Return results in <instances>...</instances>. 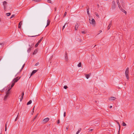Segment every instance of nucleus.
Returning <instances> with one entry per match:
<instances>
[{"label": "nucleus", "instance_id": "obj_1", "mask_svg": "<svg viewBox=\"0 0 134 134\" xmlns=\"http://www.w3.org/2000/svg\"><path fill=\"white\" fill-rule=\"evenodd\" d=\"M20 77H16L14 78L12 81V84L11 85V87L9 85L8 87V90L7 91H8L9 92H10V90L13 87L15 83L17 82L20 79Z\"/></svg>", "mask_w": 134, "mask_h": 134}, {"label": "nucleus", "instance_id": "obj_2", "mask_svg": "<svg viewBox=\"0 0 134 134\" xmlns=\"http://www.w3.org/2000/svg\"><path fill=\"white\" fill-rule=\"evenodd\" d=\"M90 23L93 26H94L95 25V21L94 19H92L91 17H90L89 19Z\"/></svg>", "mask_w": 134, "mask_h": 134}, {"label": "nucleus", "instance_id": "obj_3", "mask_svg": "<svg viewBox=\"0 0 134 134\" xmlns=\"http://www.w3.org/2000/svg\"><path fill=\"white\" fill-rule=\"evenodd\" d=\"M129 68H127L125 72V75L126 76V79L128 80L129 79Z\"/></svg>", "mask_w": 134, "mask_h": 134}, {"label": "nucleus", "instance_id": "obj_4", "mask_svg": "<svg viewBox=\"0 0 134 134\" xmlns=\"http://www.w3.org/2000/svg\"><path fill=\"white\" fill-rule=\"evenodd\" d=\"M10 93V92H9L8 91H7L6 93V95L4 97V100H6L8 98V97L9 94Z\"/></svg>", "mask_w": 134, "mask_h": 134}, {"label": "nucleus", "instance_id": "obj_5", "mask_svg": "<svg viewBox=\"0 0 134 134\" xmlns=\"http://www.w3.org/2000/svg\"><path fill=\"white\" fill-rule=\"evenodd\" d=\"M116 8V4L115 1H112V8L113 9H115Z\"/></svg>", "mask_w": 134, "mask_h": 134}, {"label": "nucleus", "instance_id": "obj_6", "mask_svg": "<svg viewBox=\"0 0 134 134\" xmlns=\"http://www.w3.org/2000/svg\"><path fill=\"white\" fill-rule=\"evenodd\" d=\"M24 95V93L23 92L21 94V95L19 97V99H20V101H21L23 99V96Z\"/></svg>", "mask_w": 134, "mask_h": 134}, {"label": "nucleus", "instance_id": "obj_7", "mask_svg": "<svg viewBox=\"0 0 134 134\" xmlns=\"http://www.w3.org/2000/svg\"><path fill=\"white\" fill-rule=\"evenodd\" d=\"M116 99V98L114 97H110L109 99L108 100L110 101H112V100H114L115 99Z\"/></svg>", "mask_w": 134, "mask_h": 134}, {"label": "nucleus", "instance_id": "obj_8", "mask_svg": "<svg viewBox=\"0 0 134 134\" xmlns=\"http://www.w3.org/2000/svg\"><path fill=\"white\" fill-rule=\"evenodd\" d=\"M117 4L118 6V7H119V8L121 10L122 9V8L121 7V6H120V3H119V0H117Z\"/></svg>", "mask_w": 134, "mask_h": 134}, {"label": "nucleus", "instance_id": "obj_9", "mask_svg": "<svg viewBox=\"0 0 134 134\" xmlns=\"http://www.w3.org/2000/svg\"><path fill=\"white\" fill-rule=\"evenodd\" d=\"M7 3V2L5 1H4L3 2V5L4 6V10H5L6 8Z\"/></svg>", "mask_w": 134, "mask_h": 134}, {"label": "nucleus", "instance_id": "obj_10", "mask_svg": "<svg viewBox=\"0 0 134 134\" xmlns=\"http://www.w3.org/2000/svg\"><path fill=\"white\" fill-rule=\"evenodd\" d=\"M112 21H111L110 22L109 24V25H108V27L107 29L108 30L110 29V27H111V26L112 25Z\"/></svg>", "mask_w": 134, "mask_h": 134}, {"label": "nucleus", "instance_id": "obj_11", "mask_svg": "<svg viewBox=\"0 0 134 134\" xmlns=\"http://www.w3.org/2000/svg\"><path fill=\"white\" fill-rule=\"evenodd\" d=\"M49 120V118H47L44 119L43 120V121L44 122H46L48 121Z\"/></svg>", "mask_w": 134, "mask_h": 134}, {"label": "nucleus", "instance_id": "obj_12", "mask_svg": "<svg viewBox=\"0 0 134 134\" xmlns=\"http://www.w3.org/2000/svg\"><path fill=\"white\" fill-rule=\"evenodd\" d=\"M78 27H79L78 24V23H77L76 24L75 26V29L76 30H77L78 29Z\"/></svg>", "mask_w": 134, "mask_h": 134}, {"label": "nucleus", "instance_id": "obj_13", "mask_svg": "<svg viewBox=\"0 0 134 134\" xmlns=\"http://www.w3.org/2000/svg\"><path fill=\"white\" fill-rule=\"evenodd\" d=\"M37 71V70H34L31 73V76L34 75V74L36 73Z\"/></svg>", "mask_w": 134, "mask_h": 134}, {"label": "nucleus", "instance_id": "obj_14", "mask_svg": "<svg viewBox=\"0 0 134 134\" xmlns=\"http://www.w3.org/2000/svg\"><path fill=\"white\" fill-rule=\"evenodd\" d=\"M22 21H21L19 22L18 26V27L19 28H21V26L22 25Z\"/></svg>", "mask_w": 134, "mask_h": 134}, {"label": "nucleus", "instance_id": "obj_15", "mask_svg": "<svg viewBox=\"0 0 134 134\" xmlns=\"http://www.w3.org/2000/svg\"><path fill=\"white\" fill-rule=\"evenodd\" d=\"M50 22H51V21L49 20L48 19V20H47V25L46 26V27L47 26H48L50 24Z\"/></svg>", "mask_w": 134, "mask_h": 134}, {"label": "nucleus", "instance_id": "obj_16", "mask_svg": "<svg viewBox=\"0 0 134 134\" xmlns=\"http://www.w3.org/2000/svg\"><path fill=\"white\" fill-rule=\"evenodd\" d=\"M65 59L66 61H68V57L67 54V53L66 52L65 54Z\"/></svg>", "mask_w": 134, "mask_h": 134}, {"label": "nucleus", "instance_id": "obj_17", "mask_svg": "<svg viewBox=\"0 0 134 134\" xmlns=\"http://www.w3.org/2000/svg\"><path fill=\"white\" fill-rule=\"evenodd\" d=\"M90 74H86L85 75V76L87 79H88L90 76Z\"/></svg>", "mask_w": 134, "mask_h": 134}, {"label": "nucleus", "instance_id": "obj_18", "mask_svg": "<svg viewBox=\"0 0 134 134\" xmlns=\"http://www.w3.org/2000/svg\"><path fill=\"white\" fill-rule=\"evenodd\" d=\"M32 1L35 2H38L41 1V0H32Z\"/></svg>", "mask_w": 134, "mask_h": 134}, {"label": "nucleus", "instance_id": "obj_19", "mask_svg": "<svg viewBox=\"0 0 134 134\" xmlns=\"http://www.w3.org/2000/svg\"><path fill=\"white\" fill-rule=\"evenodd\" d=\"M37 49H36L34 51V52H33V55L37 53Z\"/></svg>", "mask_w": 134, "mask_h": 134}, {"label": "nucleus", "instance_id": "obj_20", "mask_svg": "<svg viewBox=\"0 0 134 134\" xmlns=\"http://www.w3.org/2000/svg\"><path fill=\"white\" fill-rule=\"evenodd\" d=\"M32 103V101L31 100H30L29 102H28L27 103V105H29V104H30Z\"/></svg>", "mask_w": 134, "mask_h": 134}, {"label": "nucleus", "instance_id": "obj_21", "mask_svg": "<svg viewBox=\"0 0 134 134\" xmlns=\"http://www.w3.org/2000/svg\"><path fill=\"white\" fill-rule=\"evenodd\" d=\"M89 8H87V13L88 15H90V14L89 12Z\"/></svg>", "mask_w": 134, "mask_h": 134}, {"label": "nucleus", "instance_id": "obj_22", "mask_svg": "<svg viewBox=\"0 0 134 134\" xmlns=\"http://www.w3.org/2000/svg\"><path fill=\"white\" fill-rule=\"evenodd\" d=\"M81 129V128H80L78 130V131L76 132V134H78L80 132Z\"/></svg>", "mask_w": 134, "mask_h": 134}, {"label": "nucleus", "instance_id": "obj_23", "mask_svg": "<svg viewBox=\"0 0 134 134\" xmlns=\"http://www.w3.org/2000/svg\"><path fill=\"white\" fill-rule=\"evenodd\" d=\"M43 37H42V38H40V40L38 41V43H40L42 41V40H43Z\"/></svg>", "mask_w": 134, "mask_h": 134}, {"label": "nucleus", "instance_id": "obj_24", "mask_svg": "<svg viewBox=\"0 0 134 134\" xmlns=\"http://www.w3.org/2000/svg\"><path fill=\"white\" fill-rule=\"evenodd\" d=\"M38 114H37L33 118V120H35V119L36 118L38 117Z\"/></svg>", "mask_w": 134, "mask_h": 134}, {"label": "nucleus", "instance_id": "obj_25", "mask_svg": "<svg viewBox=\"0 0 134 134\" xmlns=\"http://www.w3.org/2000/svg\"><path fill=\"white\" fill-rule=\"evenodd\" d=\"M31 50V48H29L27 50V52L28 53H29Z\"/></svg>", "mask_w": 134, "mask_h": 134}, {"label": "nucleus", "instance_id": "obj_26", "mask_svg": "<svg viewBox=\"0 0 134 134\" xmlns=\"http://www.w3.org/2000/svg\"><path fill=\"white\" fill-rule=\"evenodd\" d=\"M11 14L10 13H7L6 14V16H10Z\"/></svg>", "mask_w": 134, "mask_h": 134}, {"label": "nucleus", "instance_id": "obj_27", "mask_svg": "<svg viewBox=\"0 0 134 134\" xmlns=\"http://www.w3.org/2000/svg\"><path fill=\"white\" fill-rule=\"evenodd\" d=\"M116 121L117 123L119 125V129H120V125L119 122L118 121Z\"/></svg>", "mask_w": 134, "mask_h": 134}, {"label": "nucleus", "instance_id": "obj_28", "mask_svg": "<svg viewBox=\"0 0 134 134\" xmlns=\"http://www.w3.org/2000/svg\"><path fill=\"white\" fill-rule=\"evenodd\" d=\"M40 43H38V42L35 45V47H37L38 46V45Z\"/></svg>", "mask_w": 134, "mask_h": 134}, {"label": "nucleus", "instance_id": "obj_29", "mask_svg": "<svg viewBox=\"0 0 134 134\" xmlns=\"http://www.w3.org/2000/svg\"><path fill=\"white\" fill-rule=\"evenodd\" d=\"M121 10L123 12H124V13H125V14H126V11H125V10H124V9H122Z\"/></svg>", "mask_w": 134, "mask_h": 134}, {"label": "nucleus", "instance_id": "obj_30", "mask_svg": "<svg viewBox=\"0 0 134 134\" xmlns=\"http://www.w3.org/2000/svg\"><path fill=\"white\" fill-rule=\"evenodd\" d=\"M122 125L123 126H126V125L124 122H123L122 124Z\"/></svg>", "mask_w": 134, "mask_h": 134}, {"label": "nucleus", "instance_id": "obj_31", "mask_svg": "<svg viewBox=\"0 0 134 134\" xmlns=\"http://www.w3.org/2000/svg\"><path fill=\"white\" fill-rule=\"evenodd\" d=\"M87 32L85 31H81V33L82 34H86V33Z\"/></svg>", "mask_w": 134, "mask_h": 134}, {"label": "nucleus", "instance_id": "obj_32", "mask_svg": "<svg viewBox=\"0 0 134 134\" xmlns=\"http://www.w3.org/2000/svg\"><path fill=\"white\" fill-rule=\"evenodd\" d=\"M25 64H24L23 65V66H22V68H21V69L20 70V71H21L23 69V68H24V66H25Z\"/></svg>", "mask_w": 134, "mask_h": 134}, {"label": "nucleus", "instance_id": "obj_33", "mask_svg": "<svg viewBox=\"0 0 134 134\" xmlns=\"http://www.w3.org/2000/svg\"><path fill=\"white\" fill-rule=\"evenodd\" d=\"M67 24V23H66L64 26H63V28H62V30H63L64 29L65 27V26Z\"/></svg>", "mask_w": 134, "mask_h": 134}, {"label": "nucleus", "instance_id": "obj_34", "mask_svg": "<svg viewBox=\"0 0 134 134\" xmlns=\"http://www.w3.org/2000/svg\"><path fill=\"white\" fill-rule=\"evenodd\" d=\"M3 43H0V46L1 47H3Z\"/></svg>", "mask_w": 134, "mask_h": 134}, {"label": "nucleus", "instance_id": "obj_35", "mask_svg": "<svg viewBox=\"0 0 134 134\" xmlns=\"http://www.w3.org/2000/svg\"><path fill=\"white\" fill-rule=\"evenodd\" d=\"M78 66L79 67H80L81 66V63L80 62L78 65Z\"/></svg>", "mask_w": 134, "mask_h": 134}, {"label": "nucleus", "instance_id": "obj_36", "mask_svg": "<svg viewBox=\"0 0 134 134\" xmlns=\"http://www.w3.org/2000/svg\"><path fill=\"white\" fill-rule=\"evenodd\" d=\"M7 123H6V124H5V131H7Z\"/></svg>", "mask_w": 134, "mask_h": 134}, {"label": "nucleus", "instance_id": "obj_37", "mask_svg": "<svg viewBox=\"0 0 134 134\" xmlns=\"http://www.w3.org/2000/svg\"><path fill=\"white\" fill-rule=\"evenodd\" d=\"M64 88L65 89H66L68 88V87L66 86H64Z\"/></svg>", "mask_w": 134, "mask_h": 134}, {"label": "nucleus", "instance_id": "obj_38", "mask_svg": "<svg viewBox=\"0 0 134 134\" xmlns=\"http://www.w3.org/2000/svg\"><path fill=\"white\" fill-rule=\"evenodd\" d=\"M15 15H14H14H12L11 16V17H10V18H13V17H14L15 16Z\"/></svg>", "mask_w": 134, "mask_h": 134}, {"label": "nucleus", "instance_id": "obj_39", "mask_svg": "<svg viewBox=\"0 0 134 134\" xmlns=\"http://www.w3.org/2000/svg\"><path fill=\"white\" fill-rule=\"evenodd\" d=\"M66 14H67V13H66V12H65V13H64V15L63 17H65V16L66 15Z\"/></svg>", "mask_w": 134, "mask_h": 134}, {"label": "nucleus", "instance_id": "obj_40", "mask_svg": "<svg viewBox=\"0 0 134 134\" xmlns=\"http://www.w3.org/2000/svg\"><path fill=\"white\" fill-rule=\"evenodd\" d=\"M36 35L30 36V37H35V36H38V35Z\"/></svg>", "mask_w": 134, "mask_h": 134}, {"label": "nucleus", "instance_id": "obj_41", "mask_svg": "<svg viewBox=\"0 0 134 134\" xmlns=\"http://www.w3.org/2000/svg\"><path fill=\"white\" fill-rule=\"evenodd\" d=\"M66 112H64V117H65L66 116Z\"/></svg>", "mask_w": 134, "mask_h": 134}, {"label": "nucleus", "instance_id": "obj_42", "mask_svg": "<svg viewBox=\"0 0 134 134\" xmlns=\"http://www.w3.org/2000/svg\"><path fill=\"white\" fill-rule=\"evenodd\" d=\"M59 123H60V120H58L57 121V124H58Z\"/></svg>", "mask_w": 134, "mask_h": 134}, {"label": "nucleus", "instance_id": "obj_43", "mask_svg": "<svg viewBox=\"0 0 134 134\" xmlns=\"http://www.w3.org/2000/svg\"><path fill=\"white\" fill-rule=\"evenodd\" d=\"M69 126H68L66 127V130H67L66 131H68V130L69 129Z\"/></svg>", "mask_w": 134, "mask_h": 134}, {"label": "nucleus", "instance_id": "obj_44", "mask_svg": "<svg viewBox=\"0 0 134 134\" xmlns=\"http://www.w3.org/2000/svg\"><path fill=\"white\" fill-rule=\"evenodd\" d=\"M47 2L48 3H51V0H48Z\"/></svg>", "mask_w": 134, "mask_h": 134}, {"label": "nucleus", "instance_id": "obj_45", "mask_svg": "<svg viewBox=\"0 0 134 134\" xmlns=\"http://www.w3.org/2000/svg\"><path fill=\"white\" fill-rule=\"evenodd\" d=\"M4 91V89H3V90H2L1 91V92H3Z\"/></svg>", "mask_w": 134, "mask_h": 134}, {"label": "nucleus", "instance_id": "obj_46", "mask_svg": "<svg viewBox=\"0 0 134 134\" xmlns=\"http://www.w3.org/2000/svg\"><path fill=\"white\" fill-rule=\"evenodd\" d=\"M34 107H34V108L33 109H32L33 112H32V114H33V113L34 112Z\"/></svg>", "mask_w": 134, "mask_h": 134}, {"label": "nucleus", "instance_id": "obj_47", "mask_svg": "<svg viewBox=\"0 0 134 134\" xmlns=\"http://www.w3.org/2000/svg\"><path fill=\"white\" fill-rule=\"evenodd\" d=\"M93 129H90L89 130H90L89 131L90 132L92 131H93Z\"/></svg>", "mask_w": 134, "mask_h": 134}, {"label": "nucleus", "instance_id": "obj_48", "mask_svg": "<svg viewBox=\"0 0 134 134\" xmlns=\"http://www.w3.org/2000/svg\"><path fill=\"white\" fill-rule=\"evenodd\" d=\"M99 33L98 34H100V33H101V32H102V31H101V30H100V31H99Z\"/></svg>", "mask_w": 134, "mask_h": 134}, {"label": "nucleus", "instance_id": "obj_49", "mask_svg": "<svg viewBox=\"0 0 134 134\" xmlns=\"http://www.w3.org/2000/svg\"><path fill=\"white\" fill-rule=\"evenodd\" d=\"M2 59V57H0V61Z\"/></svg>", "mask_w": 134, "mask_h": 134}, {"label": "nucleus", "instance_id": "obj_50", "mask_svg": "<svg viewBox=\"0 0 134 134\" xmlns=\"http://www.w3.org/2000/svg\"><path fill=\"white\" fill-rule=\"evenodd\" d=\"M112 107V106H110L109 108H111Z\"/></svg>", "mask_w": 134, "mask_h": 134}, {"label": "nucleus", "instance_id": "obj_51", "mask_svg": "<svg viewBox=\"0 0 134 134\" xmlns=\"http://www.w3.org/2000/svg\"><path fill=\"white\" fill-rule=\"evenodd\" d=\"M96 15L97 16H98V17L99 16V15L98 14H96Z\"/></svg>", "mask_w": 134, "mask_h": 134}, {"label": "nucleus", "instance_id": "obj_52", "mask_svg": "<svg viewBox=\"0 0 134 134\" xmlns=\"http://www.w3.org/2000/svg\"><path fill=\"white\" fill-rule=\"evenodd\" d=\"M17 117L15 119V121H16L17 120Z\"/></svg>", "mask_w": 134, "mask_h": 134}, {"label": "nucleus", "instance_id": "obj_53", "mask_svg": "<svg viewBox=\"0 0 134 134\" xmlns=\"http://www.w3.org/2000/svg\"><path fill=\"white\" fill-rule=\"evenodd\" d=\"M37 63H36V64H35V66H37Z\"/></svg>", "mask_w": 134, "mask_h": 134}, {"label": "nucleus", "instance_id": "obj_54", "mask_svg": "<svg viewBox=\"0 0 134 134\" xmlns=\"http://www.w3.org/2000/svg\"><path fill=\"white\" fill-rule=\"evenodd\" d=\"M123 3V4H122V3H121V4H122V6L123 7H124V5H123V3Z\"/></svg>", "mask_w": 134, "mask_h": 134}, {"label": "nucleus", "instance_id": "obj_55", "mask_svg": "<svg viewBox=\"0 0 134 134\" xmlns=\"http://www.w3.org/2000/svg\"><path fill=\"white\" fill-rule=\"evenodd\" d=\"M0 21H1V18H0Z\"/></svg>", "mask_w": 134, "mask_h": 134}, {"label": "nucleus", "instance_id": "obj_56", "mask_svg": "<svg viewBox=\"0 0 134 134\" xmlns=\"http://www.w3.org/2000/svg\"><path fill=\"white\" fill-rule=\"evenodd\" d=\"M96 45H95L94 46V47H95L96 46Z\"/></svg>", "mask_w": 134, "mask_h": 134}, {"label": "nucleus", "instance_id": "obj_57", "mask_svg": "<svg viewBox=\"0 0 134 134\" xmlns=\"http://www.w3.org/2000/svg\"><path fill=\"white\" fill-rule=\"evenodd\" d=\"M133 134H134V132L133 133Z\"/></svg>", "mask_w": 134, "mask_h": 134}, {"label": "nucleus", "instance_id": "obj_58", "mask_svg": "<svg viewBox=\"0 0 134 134\" xmlns=\"http://www.w3.org/2000/svg\"><path fill=\"white\" fill-rule=\"evenodd\" d=\"M0 134H2L1 133Z\"/></svg>", "mask_w": 134, "mask_h": 134}]
</instances>
